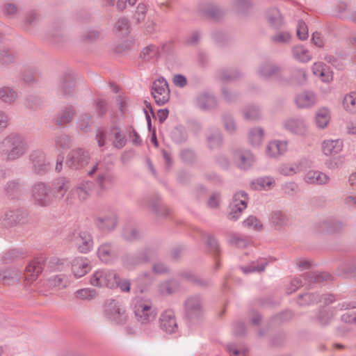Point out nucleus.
I'll use <instances>...</instances> for the list:
<instances>
[{
  "mask_svg": "<svg viewBox=\"0 0 356 356\" xmlns=\"http://www.w3.org/2000/svg\"><path fill=\"white\" fill-rule=\"evenodd\" d=\"M29 145L21 134L13 133L0 141V156L6 161H14L26 154Z\"/></svg>",
  "mask_w": 356,
  "mask_h": 356,
  "instance_id": "1",
  "label": "nucleus"
},
{
  "mask_svg": "<svg viewBox=\"0 0 356 356\" xmlns=\"http://www.w3.org/2000/svg\"><path fill=\"white\" fill-rule=\"evenodd\" d=\"M136 321L142 325H149L157 317V309L149 298L136 297L132 302Z\"/></svg>",
  "mask_w": 356,
  "mask_h": 356,
  "instance_id": "2",
  "label": "nucleus"
},
{
  "mask_svg": "<svg viewBox=\"0 0 356 356\" xmlns=\"http://www.w3.org/2000/svg\"><path fill=\"white\" fill-rule=\"evenodd\" d=\"M96 140L99 147H104L108 140L113 147L118 149L123 148L127 142L121 127L116 124L111 125L108 131L102 128L98 129L96 133Z\"/></svg>",
  "mask_w": 356,
  "mask_h": 356,
  "instance_id": "3",
  "label": "nucleus"
},
{
  "mask_svg": "<svg viewBox=\"0 0 356 356\" xmlns=\"http://www.w3.org/2000/svg\"><path fill=\"white\" fill-rule=\"evenodd\" d=\"M104 315L108 321L118 325H124L129 319L125 308L115 300H109L106 302Z\"/></svg>",
  "mask_w": 356,
  "mask_h": 356,
  "instance_id": "4",
  "label": "nucleus"
},
{
  "mask_svg": "<svg viewBox=\"0 0 356 356\" xmlns=\"http://www.w3.org/2000/svg\"><path fill=\"white\" fill-rule=\"evenodd\" d=\"M67 239L80 253L86 254L92 249L93 238L87 231L74 232L68 236Z\"/></svg>",
  "mask_w": 356,
  "mask_h": 356,
  "instance_id": "5",
  "label": "nucleus"
},
{
  "mask_svg": "<svg viewBox=\"0 0 356 356\" xmlns=\"http://www.w3.org/2000/svg\"><path fill=\"white\" fill-rule=\"evenodd\" d=\"M31 196L35 204L40 207H47L53 201L51 186L41 181L33 185Z\"/></svg>",
  "mask_w": 356,
  "mask_h": 356,
  "instance_id": "6",
  "label": "nucleus"
},
{
  "mask_svg": "<svg viewBox=\"0 0 356 356\" xmlns=\"http://www.w3.org/2000/svg\"><path fill=\"white\" fill-rule=\"evenodd\" d=\"M118 274L113 270L101 269L95 271L90 277V284L97 287L115 288Z\"/></svg>",
  "mask_w": 356,
  "mask_h": 356,
  "instance_id": "7",
  "label": "nucleus"
},
{
  "mask_svg": "<svg viewBox=\"0 0 356 356\" xmlns=\"http://www.w3.org/2000/svg\"><path fill=\"white\" fill-rule=\"evenodd\" d=\"M355 307L356 303L350 302L340 303L336 307H323L319 309L316 319L321 325L325 326L331 322L338 311Z\"/></svg>",
  "mask_w": 356,
  "mask_h": 356,
  "instance_id": "8",
  "label": "nucleus"
},
{
  "mask_svg": "<svg viewBox=\"0 0 356 356\" xmlns=\"http://www.w3.org/2000/svg\"><path fill=\"white\" fill-rule=\"evenodd\" d=\"M150 260L149 249L140 250L134 254H128L123 257V266L129 270H133Z\"/></svg>",
  "mask_w": 356,
  "mask_h": 356,
  "instance_id": "9",
  "label": "nucleus"
},
{
  "mask_svg": "<svg viewBox=\"0 0 356 356\" xmlns=\"http://www.w3.org/2000/svg\"><path fill=\"white\" fill-rule=\"evenodd\" d=\"M257 75L261 79H280L282 78V68L270 60L262 61L257 67Z\"/></svg>",
  "mask_w": 356,
  "mask_h": 356,
  "instance_id": "10",
  "label": "nucleus"
},
{
  "mask_svg": "<svg viewBox=\"0 0 356 356\" xmlns=\"http://www.w3.org/2000/svg\"><path fill=\"white\" fill-rule=\"evenodd\" d=\"M32 170L38 175H44L51 169V163L46 159L45 153L41 149H35L29 154Z\"/></svg>",
  "mask_w": 356,
  "mask_h": 356,
  "instance_id": "11",
  "label": "nucleus"
},
{
  "mask_svg": "<svg viewBox=\"0 0 356 356\" xmlns=\"http://www.w3.org/2000/svg\"><path fill=\"white\" fill-rule=\"evenodd\" d=\"M152 95L159 106L163 105L169 101L170 92L168 82L164 78L161 77L154 81Z\"/></svg>",
  "mask_w": 356,
  "mask_h": 356,
  "instance_id": "12",
  "label": "nucleus"
},
{
  "mask_svg": "<svg viewBox=\"0 0 356 356\" xmlns=\"http://www.w3.org/2000/svg\"><path fill=\"white\" fill-rule=\"evenodd\" d=\"M184 305L186 315L190 321L198 319L203 314L202 300L198 295L188 297L186 300Z\"/></svg>",
  "mask_w": 356,
  "mask_h": 356,
  "instance_id": "13",
  "label": "nucleus"
},
{
  "mask_svg": "<svg viewBox=\"0 0 356 356\" xmlns=\"http://www.w3.org/2000/svg\"><path fill=\"white\" fill-rule=\"evenodd\" d=\"M89 160V155L81 148L72 150L67 155L65 164L72 169H79L83 167Z\"/></svg>",
  "mask_w": 356,
  "mask_h": 356,
  "instance_id": "14",
  "label": "nucleus"
},
{
  "mask_svg": "<svg viewBox=\"0 0 356 356\" xmlns=\"http://www.w3.org/2000/svg\"><path fill=\"white\" fill-rule=\"evenodd\" d=\"M95 224L101 232L106 233L111 232L118 226V216L113 212L104 213L96 217Z\"/></svg>",
  "mask_w": 356,
  "mask_h": 356,
  "instance_id": "15",
  "label": "nucleus"
},
{
  "mask_svg": "<svg viewBox=\"0 0 356 356\" xmlns=\"http://www.w3.org/2000/svg\"><path fill=\"white\" fill-rule=\"evenodd\" d=\"M159 327L166 334H173L178 331V324L174 312L164 311L159 316Z\"/></svg>",
  "mask_w": 356,
  "mask_h": 356,
  "instance_id": "16",
  "label": "nucleus"
},
{
  "mask_svg": "<svg viewBox=\"0 0 356 356\" xmlns=\"http://www.w3.org/2000/svg\"><path fill=\"white\" fill-rule=\"evenodd\" d=\"M284 129L292 134L303 136L307 130V125L304 119L300 118H291L283 122Z\"/></svg>",
  "mask_w": 356,
  "mask_h": 356,
  "instance_id": "17",
  "label": "nucleus"
},
{
  "mask_svg": "<svg viewBox=\"0 0 356 356\" xmlns=\"http://www.w3.org/2000/svg\"><path fill=\"white\" fill-rule=\"evenodd\" d=\"M234 159L237 167L241 170L249 169L255 161L253 154L247 149L236 151Z\"/></svg>",
  "mask_w": 356,
  "mask_h": 356,
  "instance_id": "18",
  "label": "nucleus"
},
{
  "mask_svg": "<svg viewBox=\"0 0 356 356\" xmlns=\"http://www.w3.org/2000/svg\"><path fill=\"white\" fill-rule=\"evenodd\" d=\"M90 265L86 257H76L72 261V271L74 277L80 278L90 270Z\"/></svg>",
  "mask_w": 356,
  "mask_h": 356,
  "instance_id": "19",
  "label": "nucleus"
},
{
  "mask_svg": "<svg viewBox=\"0 0 356 356\" xmlns=\"http://www.w3.org/2000/svg\"><path fill=\"white\" fill-rule=\"evenodd\" d=\"M21 276V270L15 267L0 268V282L4 284L10 285L16 283Z\"/></svg>",
  "mask_w": 356,
  "mask_h": 356,
  "instance_id": "20",
  "label": "nucleus"
},
{
  "mask_svg": "<svg viewBox=\"0 0 356 356\" xmlns=\"http://www.w3.org/2000/svg\"><path fill=\"white\" fill-rule=\"evenodd\" d=\"M343 148V142L341 139L325 140L321 143V149L325 156H334L339 154Z\"/></svg>",
  "mask_w": 356,
  "mask_h": 356,
  "instance_id": "21",
  "label": "nucleus"
},
{
  "mask_svg": "<svg viewBox=\"0 0 356 356\" xmlns=\"http://www.w3.org/2000/svg\"><path fill=\"white\" fill-rule=\"evenodd\" d=\"M58 92L63 96H68L75 90V80L71 74L62 76L58 82Z\"/></svg>",
  "mask_w": 356,
  "mask_h": 356,
  "instance_id": "22",
  "label": "nucleus"
},
{
  "mask_svg": "<svg viewBox=\"0 0 356 356\" xmlns=\"http://www.w3.org/2000/svg\"><path fill=\"white\" fill-rule=\"evenodd\" d=\"M97 255L102 262L106 264L113 261L117 257L115 249L111 243L100 245L97 249Z\"/></svg>",
  "mask_w": 356,
  "mask_h": 356,
  "instance_id": "23",
  "label": "nucleus"
},
{
  "mask_svg": "<svg viewBox=\"0 0 356 356\" xmlns=\"http://www.w3.org/2000/svg\"><path fill=\"white\" fill-rule=\"evenodd\" d=\"M115 182L114 176L108 171L100 172L96 179L97 193L99 194L106 191Z\"/></svg>",
  "mask_w": 356,
  "mask_h": 356,
  "instance_id": "24",
  "label": "nucleus"
},
{
  "mask_svg": "<svg viewBox=\"0 0 356 356\" xmlns=\"http://www.w3.org/2000/svg\"><path fill=\"white\" fill-rule=\"evenodd\" d=\"M304 180L306 183L315 185L327 184L330 179L325 173L318 170H309L305 177Z\"/></svg>",
  "mask_w": 356,
  "mask_h": 356,
  "instance_id": "25",
  "label": "nucleus"
},
{
  "mask_svg": "<svg viewBox=\"0 0 356 356\" xmlns=\"http://www.w3.org/2000/svg\"><path fill=\"white\" fill-rule=\"evenodd\" d=\"M93 183L90 181L80 182L77 186L71 191L70 194L76 195L80 202L86 201L90 195Z\"/></svg>",
  "mask_w": 356,
  "mask_h": 356,
  "instance_id": "26",
  "label": "nucleus"
},
{
  "mask_svg": "<svg viewBox=\"0 0 356 356\" xmlns=\"http://www.w3.org/2000/svg\"><path fill=\"white\" fill-rule=\"evenodd\" d=\"M196 104L202 110H210L216 106L217 102L214 95L204 92L197 96Z\"/></svg>",
  "mask_w": 356,
  "mask_h": 356,
  "instance_id": "27",
  "label": "nucleus"
},
{
  "mask_svg": "<svg viewBox=\"0 0 356 356\" xmlns=\"http://www.w3.org/2000/svg\"><path fill=\"white\" fill-rule=\"evenodd\" d=\"M18 99L17 90L10 86H3L0 87V101L5 104H14Z\"/></svg>",
  "mask_w": 356,
  "mask_h": 356,
  "instance_id": "28",
  "label": "nucleus"
},
{
  "mask_svg": "<svg viewBox=\"0 0 356 356\" xmlns=\"http://www.w3.org/2000/svg\"><path fill=\"white\" fill-rule=\"evenodd\" d=\"M315 95L309 91L298 94L296 97V104L300 108H307L313 106L316 104Z\"/></svg>",
  "mask_w": 356,
  "mask_h": 356,
  "instance_id": "29",
  "label": "nucleus"
},
{
  "mask_svg": "<svg viewBox=\"0 0 356 356\" xmlns=\"http://www.w3.org/2000/svg\"><path fill=\"white\" fill-rule=\"evenodd\" d=\"M266 18L268 25L273 29L280 28L284 24L282 15L276 8L268 10L266 13Z\"/></svg>",
  "mask_w": 356,
  "mask_h": 356,
  "instance_id": "30",
  "label": "nucleus"
},
{
  "mask_svg": "<svg viewBox=\"0 0 356 356\" xmlns=\"http://www.w3.org/2000/svg\"><path fill=\"white\" fill-rule=\"evenodd\" d=\"M287 149V142L273 140L266 147V154L270 157H276L284 154Z\"/></svg>",
  "mask_w": 356,
  "mask_h": 356,
  "instance_id": "31",
  "label": "nucleus"
},
{
  "mask_svg": "<svg viewBox=\"0 0 356 356\" xmlns=\"http://www.w3.org/2000/svg\"><path fill=\"white\" fill-rule=\"evenodd\" d=\"M76 115V111L72 106H68L63 108L57 114L55 119L56 124L58 125H64L70 122Z\"/></svg>",
  "mask_w": 356,
  "mask_h": 356,
  "instance_id": "32",
  "label": "nucleus"
},
{
  "mask_svg": "<svg viewBox=\"0 0 356 356\" xmlns=\"http://www.w3.org/2000/svg\"><path fill=\"white\" fill-rule=\"evenodd\" d=\"M316 228L321 232H337L343 228V223L338 220H324L317 222Z\"/></svg>",
  "mask_w": 356,
  "mask_h": 356,
  "instance_id": "33",
  "label": "nucleus"
},
{
  "mask_svg": "<svg viewBox=\"0 0 356 356\" xmlns=\"http://www.w3.org/2000/svg\"><path fill=\"white\" fill-rule=\"evenodd\" d=\"M44 267V259L37 258L31 261L26 267L25 270L31 273V280H34L42 273Z\"/></svg>",
  "mask_w": 356,
  "mask_h": 356,
  "instance_id": "34",
  "label": "nucleus"
},
{
  "mask_svg": "<svg viewBox=\"0 0 356 356\" xmlns=\"http://www.w3.org/2000/svg\"><path fill=\"white\" fill-rule=\"evenodd\" d=\"M270 223L276 228H282L286 226L289 221V216L281 211H274L270 213Z\"/></svg>",
  "mask_w": 356,
  "mask_h": 356,
  "instance_id": "35",
  "label": "nucleus"
},
{
  "mask_svg": "<svg viewBox=\"0 0 356 356\" xmlns=\"http://www.w3.org/2000/svg\"><path fill=\"white\" fill-rule=\"evenodd\" d=\"M140 205L142 207H147L149 209L155 213L159 212V208L162 204L161 198L159 195L147 196L139 202Z\"/></svg>",
  "mask_w": 356,
  "mask_h": 356,
  "instance_id": "36",
  "label": "nucleus"
},
{
  "mask_svg": "<svg viewBox=\"0 0 356 356\" xmlns=\"http://www.w3.org/2000/svg\"><path fill=\"white\" fill-rule=\"evenodd\" d=\"M241 76L238 70L221 69L217 72L218 79L222 82L234 81Z\"/></svg>",
  "mask_w": 356,
  "mask_h": 356,
  "instance_id": "37",
  "label": "nucleus"
},
{
  "mask_svg": "<svg viewBox=\"0 0 356 356\" xmlns=\"http://www.w3.org/2000/svg\"><path fill=\"white\" fill-rule=\"evenodd\" d=\"M252 186L255 190H270L275 186V180L271 177L257 178L252 181Z\"/></svg>",
  "mask_w": 356,
  "mask_h": 356,
  "instance_id": "38",
  "label": "nucleus"
},
{
  "mask_svg": "<svg viewBox=\"0 0 356 356\" xmlns=\"http://www.w3.org/2000/svg\"><path fill=\"white\" fill-rule=\"evenodd\" d=\"M330 111L326 108H321L318 109L315 115V122L316 126L319 129H324L328 124L330 121Z\"/></svg>",
  "mask_w": 356,
  "mask_h": 356,
  "instance_id": "39",
  "label": "nucleus"
},
{
  "mask_svg": "<svg viewBox=\"0 0 356 356\" xmlns=\"http://www.w3.org/2000/svg\"><path fill=\"white\" fill-rule=\"evenodd\" d=\"M122 236L127 241L133 242L141 238L143 233L136 227L126 226L122 229Z\"/></svg>",
  "mask_w": 356,
  "mask_h": 356,
  "instance_id": "40",
  "label": "nucleus"
},
{
  "mask_svg": "<svg viewBox=\"0 0 356 356\" xmlns=\"http://www.w3.org/2000/svg\"><path fill=\"white\" fill-rule=\"evenodd\" d=\"M292 54L295 59L302 63H307L312 59V55L309 51L302 45L293 47L292 49Z\"/></svg>",
  "mask_w": 356,
  "mask_h": 356,
  "instance_id": "41",
  "label": "nucleus"
},
{
  "mask_svg": "<svg viewBox=\"0 0 356 356\" xmlns=\"http://www.w3.org/2000/svg\"><path fill=\"white\" fill-rule=\"evenodd\" d=\"M207 143L211 149L219 148L222 145V136L218 129H212L207 135Z\"/></svg>",
  "mask_w": 356,
  "mask_h": 356,
  "instance_id": "42",
  "label": "nucleus"
},
{
  "mask_svg": "<svg viewBox=\"0 0 356 356\" xmlns=\"http://www.w3.org/2000/svg\"><path fill=\"white\" fill-rule=\"evenodd\" d=\"M113 31L120 36L127 35L129 33V19L124 17H120L115 23Z\"/></svg>",
  "mask_w": 356,
  "mask_h": 356,
  "instance_id": "43",
  "label": "nucleus"
},
{
  "mask_svg": "<svg viewBox=\"0 0 356 356\" xmlns=\"http://www.w3.org/2000/svg\"><path fill=\"white\" fill-rule=\"evenodd\" d=\"M343 108L350 113H356V92H351L347 94L343 100Z\"/></svg>",
  "mask_w": 356,
  "mask_h": 356,
  "instance_id": "44",
  "label": "nucleus"
},
{
  "mask_svg": "<svg viewBox=\"0 0 356 356\" xmlns=\"http://www.w3.org/2000/svg\"><path fill=\"white\" fill-rule=\"evenodd\" d=\"M325 65L323 63H315L312 66V72L314 75L321 77L323 81L329 82L332 79V75L326 72Z\"/></svg>",
  "mask_w": 356,
  "mask_h": 356,
  "instance_id": "45",
  "label": "nucleus"
},
{
  "mask_svg": "<svg viewBox=\"0 0 356 356\" xmlns=\"http://www.w3.org/2000/svg\"><path fill=\"white\" fill-rule=\"evenodd\" d=\"M178 289V284L173 280L161 282L158 286L159 291L162 295H171Z\"/></svg>",
  "mask_w": 356,
  "mask_h": 356,
  "instance_id": "46",
  "label": "nucleus"
},
{
  "mask_svg": "<svg viewBox=\"0 0 356 356\" xmlns=\"http://www.w3.org/2000/svg\"><path fill=\"white\" fill-rule=\"evenodd\" d=\"M264 138V130L261 127L251 129L249 131L248 139L253 146L259 145Z\"/></svg>",
  "mask_w": 356,
  "mask_h": 356,
  "instance_id": "47",
  "label": "nucleus"
},
{
  "mask_svg": "<svg viewBox=\"0 0 356 356\" xmlns=\"http://www.w3.org/2000/svg\"><path fill=\"white\" fill-rule=\"evenodd\" d=\"M321 300L320 296L316 293H306L300 295L298 303L300 305L305 306L318 302Z\"/></svg>",
  "mask_w": 356,
  "mask_h": 356,
  "instance_id": "48",
  "label": "nucleus"
},
{
  "mask_svg": "<svg viewBox=\"0 0 356 356\" xmlns=\"http://www.w3.org/2000/svg\"><path fill=\"white\" fill-rule=\"evenodd\" d=\"M2 13L4 16L10 19H14L17 17L19 13V7L15 3H6L3 6Z\"/></svg>",
  "mask_w": 356,
  "mask_h": 356,
  "instance_id": "49",
  "label": "nucleus"
},
{
  "mask_svg": "<svg viewBox=\"0 0 356 356\" xmlns=\"http://www.w3.org/2000/svg\"><path fill=\"white\" fill-rule=\"evenodd\" d=\"M267 264L268 263L266 261L259 263L258 261H254L248 266L240 267V269L245 274L254 272L260 273L264 270Z\"/></svg>",
  "mask_w": 356,
  "mask_h": 356,
  "instance_id": "50",
  "label": "nucleus"
},
{
  "mask_svg": "<svg viewBox=\"0 0 356 356\" xmlns=\"http://www.w3.org/2000/svg\"><path fill=\"white\" fill-rule=\"evenodd\" d=\"M180 276L183 279H185L199 286H208L210 285V282L209 280H205L202 277L193 274L191 272H182L180 273Z\"/></svg>",
  "mask_w": 356,
  "mask_h": 356,
  "instance_id": "51",
  "label": "nucleus"
},
{
  "mask_svg": "<svg viewBox=\"0 0 356 356\" xmlns=\"http://www.w3.org/2000/svg\"><path fill=\"white\" fill-rule=\"evenodd\" d=\"M170 136L175 143H181L186 140L188 136L186 129L181 125H178L172 129Z\"/></svg>",
  "mask_w": 356,
  "mask_h": 356,
  "instance_id": "52",
  "label": "nucleus"
},
{
  "mask_svg": "<svg viewBox=\"0 0 356 356\" xmlns=\"http://www.w3.org/2000/svg\"><path fill=\"white\" fill-rule=\"evenodd\" d=\"M243 117L249 121H255L260 119L261 113L258 106L254 105L247 106L243 110Z\"/></svg>",
  "mask_w": 356,
  "mask_h": 356,
  "instance_id": "53",
  "label": "nucleus"
},
{
  "mask_svg": "<svg viewBox=\"0 0 356 356\" xmlns=\"http://www.w3.org/2000/svg\"><path fill=\"white\" fill-rule=\"evenodd\" d=\"M69 189V183L64 178L58 179L54 185V191L57 195L59 196L60 198L64 197L65 194Z\"/></svg>",
  "mask_w": 356,
  "mask_h": 356,
  "instance_id": "54",
  "label": "nucleus"
},
{
  "mask_svg": "<svg viewBox=\"0 0 356 356\" xmlns=\"http://www.w3.org/2000/svg\"><path fill=\"white\" fill-rule=\"evenodd\" d=\"M291 39V35L287 31H280L273 35L270 41L274 44H281L289 43Z\"/></svg>",
  "mask_w": 356,
  "mask_h": 356,
  "instance_id": "55",
  "label": "nucleus"
},
{
  "mask_svg": "<svg viewBox=\"0 0 356 356\" xmlns=\"http://www.w3.org/2000/svg\"><path fill=\"white\" fill-rule=\"evenodd\" d=\"M159 54V48L154 44H149L143 49L140 57L145 60H149L156 57Z\"/></svg>",
  "mask_w": 356,
  "mask_h": 356,
  "instance_id": "56",
  "label": "nucleus"
},
{
  "mask_svg": "<svg viewBox=\"0 0 356 356\" xmlns=\"http://www.w3.org/2000/svg\"><path fill=\"white\" fill-rule=\"evenodd\" d=\"M248 195L244 191H238L236 193L232 198V201L230 204H237L238 207L245 209L248 204Z\"/></svg>",
  "mask_w": 356,
  "mask_h": 356,
  "instance_id": "57",
  "label": "nucleus"
},
{
  "mask_svg": "<svg viewBox=\"0 0 356 356\" xmlns=\"http://www.w3.org/2000/svg\"><path fill=\"white\" fill-rule=\"evenodd\" d=\"M92 120L88 114H81L77 121L78 128L83 132H88Z\"/></svg>",
  "mask_w": 356,
  "mask_h": 356,
  "instance_id": "58",
  "label": "nucleus"
},
{
  "mask_svg": "<svg viewBox=\"0 0 356 356\" xmlns=\"http://www.w3.org/2000/svg\"><path fill=\"white\" fill-rule=\"evenodd\" d=\"M19 220V215L17 211H9L5 213L3 218V225L6 227H12L16 225Z\"/></svg>",
  "mask_w": 356,
  "mask_h": 356,
  "instance_id": "59",
  "label": "nucleus"
},
{
  "mask_svg": "<svg viewBox=\"0 0 356 356\" xmlns=\"http://www.w3.org/2000/svg\"><path fill=\"white\" fill-rule=\"evenodd\" d=\"M74 295L79 299L92 300L97 296V291L95 289L86 288L77 290Z\"/></svg>",
  "mask_w": 356,
  "mask_h": 356,
  "instance_id": "60",
  "label": "nucleus"
},
{
  "mask_svg": "<svg viewBox=\"0 0 356 356\" xmlns=\"http://www.w3.org/2000/svg\"><path fill=\"white\" fill-rule=\"evenodd\" d=\"M344 162L345 156L339 155L337 156H332L330 159L326 160L325 165L328 169L335 170L342 166Z\"/></svg>",
  "mask_w": 356,
  "mask_h": 356,
  "instance_id": "61",
  "label": "nucleus"
},
{
  "mask_svg": "<svg viewBox=\"0 0 356 356\" xmlns=\"http://www.w3.org/2000/svg\"><path fill=\"white\" fill-rule=\"evenodd\" d=\"M24 254L18 250L12 249L6 252L2 257V261L5 264L10 263L23 257Z\"/></svg>",
  "mask_w": 356,
  "mask_h": 356,
  "instance_id": "62",
  "label": "nucleus"
},
{
  "mask_svg": "<svg viewBox=\"0 0 356 356\" xmlns=\"http://www.w3.org/2000/svg\"><path fill=\"white\" fill-rule=\"evenodd\" d=\"M230 245H234L239 248H246L250 243V241L244 237H241L237 234H233L228 240Z\"/></svg>",
  "mask_w": 356,
  "mask_h": 356,
  "instance_id": "63",
  "label": "nucleus"
},
{
  "mask_svg": "<svg viewBox=\"0 0 356 356\" xmlns=\"http://www.w3.org/2000/svg\"><path fill=\"white\" fill-rule=\"evenodd\" d=\"M54 143L56 147L66 149H68L71 145V139L67 135L62 134L56 136Z\"/></svg>",
  "mask_w": 356,
  "mask_h": 356,
  "instance_id": "64",
  "label": "nucleus"
}]
</instances>
